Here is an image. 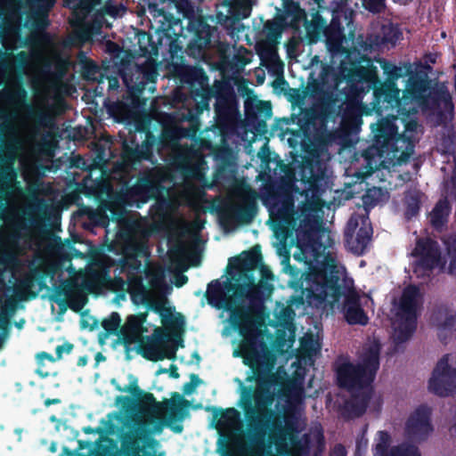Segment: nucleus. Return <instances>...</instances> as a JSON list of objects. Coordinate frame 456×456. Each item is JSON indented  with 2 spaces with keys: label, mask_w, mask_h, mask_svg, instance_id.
I'll return each mask as SVG.
<instances>
[{
  "label": "nucleus",
  "mask_w": 456,
  "mask_h": 456,
  "mask_svg": "<svg viewBox=\"0 0 456 456\" xmlns=\"http://www.w3.org/2000/svg\"><path fill=\"white\" fill-rule=\"evenodd\" d=\"M390 443V435L386 431H379L374 441V456H420L414 445L403 444L388 450Z\"/></svg>",
  "instance_id": "f3484780"
},
{
  "label": "nucleus",
  "mask_w": 456,
  "mask_h": 456,
  "mask_svg": "<svg viewBox=\"0 0 456 456\" xmlns=\"http://www.w3.org/2000/svg\"><path fill=\"white\" fill-rule=\"evenodd\" d=\"M379 344L373 339L363 347L361 354V362L358 365L351 363L343 364L338 370V379L341 387L350 391L362 389L361 398L356 397L354 403H360L354 410V414H362L370 399V390L368 386L373 380L374 375L379 368Z\"/></svg>",
  "instance_id": "39448f33"
},
{
  "label": "nucleus",
  "mask_w": 456,
  "mask_h": 456,
  "mask_svg": "<svg viewBox=\"0 0 456 456\" xmlns=\"http://www.w3.org/2000/svg\"><path fill=\"white\" fill-rule=\"evenodd\" d=\"M45 404H46V405H49V404H50V401H49V400H47V401L45 402Z\"/></svg>",
  "instance_id": "680f3d73"
},
{
  "label": "nucleus",
  "mask_w": 456,
  "mask_h": 456,
  "mask_svg": "<svg viewBox=\"0 0 456 456\" xmlns=\"http://www.w3.org/2000/svg\"><path fill=\"white\" fill-rule=\"evenodd\" d=\"M304 371L297 372V377L286 387L279 372L270 375L259 374L256 388L253 394L256 411L262 414L273 401L277 392L284 391L289 401L300 403L304 395Z\"/></svg>",
  "instance_id": "0eeeda50"
},
{
  "label": "nucleus",
  "mask_w": 456,
  "mask_h": 456,
  "mask_svg": "<svg viewBox=\"0 0 456 456\" xmlns=\"http://www.w3.org/2000/svg\"><path fill=\"white\" fill-rule=\"evenodd\" d=\"M63 347H64V346H58V347L56 348V352H57V354H59V357H61V349H62Z\"/></svg>",
  "instance_id": "6e6d98bb"
},
{
  "label": "nucleus",
  "mask_w": 456,
  "mask_h": 456,
  "mask_svg": "<svg viewBox=\"0 0 456 456\" xmlns=\"http://www.w3.org/2000/svg\"><path fill=\"white\" fill-rule=\"evenodd\" d=\"M41 90V94H47L46 92V89L45 88H42L40 89Z\"/></svg>",
  "instance_id": "13d9d810"
},
{
  "label": "nucleus",
  "mask_w": 456,
  "mask_h": 456,
  "mask_svg": "<svg viewBox=\"0 0 456 456\" xmlns=\"http://www.w3.org/2000/svg\"><path fill=\"white\" fill-rule=\"evenodd\" d=\"M276 216L296 229L297 250L293 256L310 266L302 281L303 293L308 303L316 307L325 309L329 305L333 309L338 297L334 275L336 266L331 258L324 256L325 248L316 241L319 231L314 215L304 208L295 216L293 203L288 199L281 208H277Z\"/></svg>",
  "instance_id": "f257e3e1"
},
{
  "label": "nucleus",
  "mask_w": 456,
  "mask_h": 456,
  "mask_svg": "<svg viewBox=\"0 0 456 456\" xmlns=\"http://www.w3.org/2000/svg\"><path fill=\"white\" fill-rule=\"evenodd\" d=\"M145 319V314L127 317L126 323L119 330L125 344L141 345L142 343V334L148 332V329L144 326Z\"/></svg>",
  "instance_id": "6ab92c4d"
},
{
  "label": "nucleus",
  "mask_w": 456,
  "mask_h": 456,
  "mask_svg": "<svg viewBox=\"0 0 456 456\" xmlns=\"http://www.w3.org/2000/svg\"><path fill=\"white\" fill-rule=\"evenodd\" d=\"M410 255L413 273L419 278L429 277L435 270H441L444 265L437 243L429 238L418 239Z\"/></svg>",
  "instance_id": "1a4fd4ad"
},
{
  "label": "nucleus",
  "mask_w": 456,
  "mask_h": 456,
  "mask_svg": "<svg viewBox=\"0 0 456 456\" xmlns=\"http://www.w3.org/2000/svg\"><path fill=\"white\" fill-rule=\"evenodd\" d=\"M65 348H66L67 352H69L71 350L72 346L68 345V346H65Z\"/></svg>",
  "instance_id": "4d7b16f0"
},
{
  "label": "nucleus",
  "mask_w": 456,
  "mask_h": 456,
  "mask_svg": "<svg viewBox=\"0 0 456 456\" xmlns=\"http://www.w3.org/2000/svg\"><path fill=\"white\" fill-rule=\"evenodd\" d=\"M180 251H181V254H183V251H184L183 247H181V248H180Z\"/></svg>",
  "instance_id": "052dcab7"
},
{
  "label": "nucleus",
  "mask_w": 456,
  "mask_h": 456,
  "mask_svg": "<svg viewBox=\"0 0 456 456\" xmlns=\"http://www.w3.org/2000/svg\"><path fill=\"white\" fill-rule=\"evenodd\" d=\"M127 401V398L126 397H124V396H118L116 398V404L117 405H119L121 403H124Z\"/></svg>",
  "instance_id": "3c124183"
},
{
  "label": "nucleus",
  "mask_w": 456,
  "mask_h": 456,
  "mask_svg": "<svg viewBox=\"0 0 456 456\" xmlns=\"http://www.w3.org/2000/svg\"><path fill=\"white\" fill-rule=\"evenodd\" d=\"M263 281L258 285L252 282L240 292H232L231 284H223L217 281H212L208 288V299L210 304L218 308L230 312V322L239 329L242 340L234 350V356H241L243 362L254 370H258L260 365L266 363L273 365V355L270 354L263 330L262 316L250 306L244 307L238 302L239 295L245 296L249 302L257 298L261 287L273 279L270 270H262Z\"/></svg>",
  "instance_id": "f03ea898"
},
{
  "label": "nucleus",
  "mask_w": 456,
  "mask_h": 456,
  "mask_svg": "<svg viewBox=\"0 0 456 456\" xmlns=\"http://www.w3.org/2000/svg\"><path fill=\"white\" fill-rule=\"evenodd\" d=\"M120 316L117 313H112L109 318L102 322V327L109 333H116L120 325Z\"/></svg>",
  "instance_id": "7c9ffc66"
},
{
  "label": "nucleus",
  "mask_w": 456,
  "mask_h": 456,
  "mask_svg": "<svg viewBox=\"0 0 456 456\" xmlns=\"http://www.w3.org/2000/svg\"><path fill=\"white\" fill-rule=\"evenodd\" d=\"M202 162L199 161L197 166L186 174L185 182L179 191V198L177 201L180 204L194 205L201 198V191L195 184V182L200 183L202 179Z\"/></svg>",
  "instance_id": "a211bd4d"
},
{
  "label": "nucleus",
  "mask_w": 456,
  "mask_h": 456,
  "mask_svg": "<svg viewBox=\"0 0 456 456\" xmlns=\"http://www.w3.org/2000/svg\"><path fill=\"white\" fill-rule=\"evenodd\" d=\"M321 349L319 339L313 335H305L301 341L297 362L301 365H312L314 357Z\"/></svg>",
  "instance_id": "aec40b11"
},
{
  "label": "nucleus",
  "mask_w": 456,
  "mask_h": 456,
  "mask_svg": "<svg viewBox=\"0 0 456 456\" xmlns=\"http://www.w3.org/2000/svg\"><path fill=\"white\" fill-rule=\"evenodd\" d=\"M170 257H171L172 261H175V256L173 252L171 253V256Z\"/></svg>",
  "instance_id": "bf43d9fd"
},
{
  "label": "nucleus",
  "mask_w": 456,
  "mask_h": 456,
  "mask_svg": "<svg viewBox=\"0 0 456 456\" xmlns=\"http://www.w3.org/2000/svg\"><path fill=\"white\" fill-rule=\"evenodd\" d=\"M194 387L195 386L191 383L185 384L183 387V392L185 394H191L193 392Z\"/></svg>",
  "instance_id": "09e8293b"
},
{
  "label": "nucleus",
  "mask_w": 456,
  "mask_h": 456,
  "mask_svg": "<svg viewBox=\"0 0 456 456\" xmlns=\"http://www.w3.org/2000/svg\"><path fill=\"white\" fill-rule=\"evenodd\" d=\"M133 193L138 196V200L145 202L148 199L158 194V188L154 183L143 181L133 188Z\"/></svg>",
  "instance_id": "cd10ccee"
},
{
  "label": "nucleus",
  "mask_w": 456,
  "mask_h": 456,
  "mask_svg": "<svg viewBox=\"0 0 456 456\" xmlns=\"http://www.w3.org/2000/svg\"><path fill=\"white\" fill-rule=\"evenodd\" d=\"M452 186L456 189V161H455V166H454V170H453V175L452 177Z\"/></svg>",
  "instance_id": "8fccbe9b"
},
{
  "label": "nucleus",
  "mask_w": 456,
  "mask_h": 456,
  "mask_svg": "<svg viewBox=\"0 0 456 456\" xmlns=\"http://www.w3.org/2000/svg\"><path fill=\"white\" fill-rule=\"evenodd\" d=\"M371 232L369 218L365 215H354L345 232L349 249L354 254H362L370 240Z\"/></svg>",
  "instance_id": "4468645a"
},
{
  "label": "nucleus",
  "mask_w": 456,
  "mask_h": 456,
  "mask_svg": "<svg viewBox=\"0 0 456 456\" xmlns=\"http://www.w3.org/2000/svg\"><path fill=\"white\" fill-rule=\"evenodd\" d=\"M384 69L387 73L390 75H397L398 69L395 66L384 65Z\"/></svg>",
  "instance_id": "49530a36"
},
{
  "label": "nucleus",
  "mask_w": 456,
  "mask_h": 456,
  "mask_svg": "<svg viewBox=\"0 0 456 456\" xmlns=\"http://www.w3.org/2000/svg\"><path fill=\"white\" fill-rule=\"evenodd\" d=\"M188 281V278L184 275H177L175 276V286L177 287H182L183 285H184Z\"/></svg>",
  "instance_id": "37998d69"
},
{
  "label": "nucleus",
  "mask_w": 456,
  "mask_h": 456,
  "mask_svg": "<svg viewBox=\"0 0 456 456\" xmlns=\"http://www.w3.org/2000/svg\"><path fill=\"white\" fill-rule=\"evenodd\" d=\"M146 233L140 235L137 237H131L124 248V254L126 256L129 258L137 257V256H146L147 247H146Z\"/></svg>",
  "instance_id": "5701e85b"
},
{
  "label": "nucleus",
  "mask_w": 456,
  "mask_h": 456,
  "mask_svg": "<svg viewBox=\"0 0 456 456\" xmlns=\"http://www.w3.org/2000/svg\"><path fill=\"white\" fill-rule=\"evenodd\" d=\"M9 103L16 109L23 107L27 92L18 82H13L6 89Z\"/></svg>",
  "instance_id": "a878e982"
},
{
  "label": "nucleus",
  "mask_w": 456,
  "mask_h": 456,
  "mask_svg": "<svg viewBox=\"0 0 456 456\" xmlns=\"http://www.w3.org/2000/svg\"><path fill=\"white\" fill-rule=\"evenodd\" d=\"M37 362H38V364L39 365H43L44 364V362L45 360H48L50 362H53V356L47 354L46 353H41V354H38L37 356Z\"/></svg>",
  "instance_id": "79ce46f5"
},
{
  "label": "nucleus",
  "mask_w": 456,
  "mask_h": 456,
  "mask_svg": "<svg viewBox=\"0 0 456 456\" xmlns=\"http://www.w3.org/2000/svg\"><path fill=\"white\" fill-rule=\"evenodd\" d=\"M449 432L452 436L456 437V411L449 423Z\"/></svg>",
  "instance_id": "a19ab883"
},
{
  "label": "nucleus",
  "mask_w": 456,
  "mask_h": 456,
  "mask_svg": "<svg viewBox=\"0 0 456 456\" xmlns=\"http://www.w3.org/2000/svg\"><path fill=\"white\" fill-rule=\"evenodd\" d=\"M363 80L369 82V83H371V84H375L376 81H377V74L374 70L372 69H367L363 74H362L360 76Z\"/></svg>",
  "instance_id": "4c0bfd02"
},
{
  "label": "nucleus",
  "mask_w": 456,
  "mask_h": 456,
  "mask_svg": "<svg viewBox=\"0 0 456 456\" xmlns=\"http://www.w3.org/2000/svg\"><path fill=\"white\" fill-rule=\"evenodd\" d=\"M446 257L449 261V272L456 277V235L449 236L444 240Z\"/></svg>",
  "instance_id": "c85d7f7f"
},
{
  "label": "nucleus",
  "mask_w": 456,
  "mask_h": 456,
  "mask_svg": "<svg viewBox=\"0 0 456 456\" xmlns=\"http://www.w3.org/2000/svg\"><path fill=\"white\" fill-rule=\"evenodd\" d=\"M431 415L432 409L429 406L420 405L417 407L410 414L405 423V436L415 442L426 440L434 431Z\"/></svg>",
  "instance_id": "2eb2a0df"
},
{
  "label": "nucleus",
  "mask_w": 456,
  "mask_h": 456,
  "mask_svg": "<svg viewBox=\"0 0 456 456\" xmlns=\"http://www.w3.org/2000/svg\"><path fill=\"white\" fill-rule=\"evenodd\" d=\"M37 372L39 375H41V376H45V377L48 375V373H47V372H44V371H43V370H41V369H38V370H37Z\"/></svg>",
  "instance_id": "5fc2aeb1"
},
{
  "label": "nucleus",
  "mask_w": 456,
  "mask_h": 456,
  "mask_svg": "<svg viewBox=\"0 0 456 456\" xmlns=\"http://www.w3.org/2000/svg\"><path fill=\"white\" fill-rule=\"evenodd\" d=\"M436 322L439 328L444 330H456V314L446 309H441L436 314Z\"/></svg>",
  "instance_id": "bb28decb"
},
{
  "label": "nucleus",
  "mask_w": 456,
  "mask_h": 456,
  "mask_svg": "<svg viewBox=\"0 0 456 456\" xmlns=\"http://www.w3.org/2000/svg\"><path fill=\"white\" fill-rule=\"evenodd\" d=\"M0 132L5 138V166L0 172V188L9 193L15 188L16 172L13 168L16 159L24 160L33 151L37 130L24 118H13L0 125Z\"/></svg>",
  "instance_id": "20e7f679"
},
{
  "label": "nucleus",
  "mask_w": 456,
  "mask_h": 456,
  "mask_svg": "<svg viewBox=\"0 0 456 456\" xmlns=\"http://www.w3.org/2000/svg\"><path fill=\"white\" fill-rule=\"evenodd\" d=\"M305 16V13L302 10L297 8V14H296V19L297 20H300L301 18H303Z\"/></svg>",
  "instance_id": "603ef678"
},
{
  "label": "nucleus",
  "mask_w": 456,
  "mask_h": 456,
  "mask_svg": "<svg viewBox=\"0 0 456 456\" xmlns=\"http://www.w3.org/2000/svg\"><path fill=\"white\" fill-rule=\"evenodd\" d=\"M19 33L15 28L4 38L3 45L8 51H13L18 47Z\"/></svg>",
  "instance_id": "2f4dec72"
},
{
  "label": "nucleus",
  "mask_w": 456,
  "mask_h": 456,
  "mask_svg": "<svg viewBox=\"0 0 456 456\" xmlns=\"http://www.w3.org/2000/svg\"><path fill=\"white\" fill-rule=\"evenodd\" d=\"M449 214L448 202L445 200H439L429 215L430 222L436 229H440L446 224Z\"/></svg>",
  "instance_id": "b1692460"
},
{
  "label": "nucleus",
  "mask_w": 456,
  "mask_h": 456,
  "mask_svg": "<svg viewBox=\"0 0 456 456\" xmlns=\"http://www.w3.org/2000/svg\"><path fill=\"white\" fill-rule=\"evenodd\" d=\"M369 9L372 12H379L383 4L384 0H365Z\"/></svg>",
  "instance_id": "58836bf2"
},
{
  "label": "nucleus",
  "mask_w": 456,
  "mask_h": 456,
  "mask_svg": "<svg viewBox=\"0 0 456 456\" xmlns=\"http://www.w3.org/2000/svg\"><path fill=\"white\" fill-rule=\"evenodd\" d=\"M372 305V300L366 295H358L349 293L346 298L344 305V315L349 324H367L369 318L365 314L363 307Z\"/></svg>",
  "instance_id": "dca6fc26"
},
{
  "label": "nucleus",
  "mask_w": 456,
  "mask_h": 456,
  "mask_svg": "<svg viewBox=\"0 0 456 456\" xmlns=\"http://www.w3.org/2000/svg\"><path fill=\"white\" fill-rule=\"evenodd\" d=\"M371 129L375 145L370 152V164L376 168H390L408 161L413 153L418 133L416 121L404 122L397 117H392L372 125Z\"/></svg>",
  "instance_id": "7ed1b4c3"
},
{
  "label": "nucleus",
  "mask_w": 456,
  "mask_h": 456,
  "mask_svg": "<svg viewBox=\"0 0 456 456\" xmlns=\"http://www.w3.org/2000/svg\"><path fill=\"white\" fill-rule=\"evenodd\" d=\"M437 94L438 95L436 100L432 98V101H434L436 104L434 107L435 110L442 113L445 116V118L451 116L453 110V104L452 102L451 94H449L447 88L444 86H442L439 88Z\"/></svg>",
  "instance_id": "393cba45"
},
{
  "label": "nucleus",
  "mask_w": 456,
  "mask_h": 456,
  "mask_svg": "<svg viewBox=\"0 0 456 456\" xmlns=\"http://www.w3.org/2000/svg\"><path fill=\"white\" fill-rule=\"evenodd\" d=\"M428 390L443 397L456 394V352L446 354L437 361L428 381Z\"/></svg>",
  "instance_id": "9d476101"
},
{
  "label": "nucleus",
  "mask_w": 456,
  "mask_h": 456,
  "mask_svg": "<svg viewBox=\"0 0 456 456\" xmlns=\"http://www.w3.org/2000/svg\"><path fill=\"white\" fill-rule=\"evenodd\" d=\"M90 12L88 5L83 6L79 11H75V18L73 20L74 26L77 28H84L86 26L85 19L86 14Z\"/></svg>",
  "instance_id": "473e14b6"
},
{
  "label": "nucleus",
  "mask_w": 456,
  "mask_h": 456,
  "mask_svg": "<svg viewBox=\"0 0 456 456\" xmlns=\"http://www.w3.org/2000/svg\"><path fill=\"white\" fill-rule=\"evenodd\" d=\"M261 56L267 57L273 64L278 61V56L273 46H269L265 53H261Z\"/></svg>",
  "instance_id": "e433bc0d"
},
{
  "label": "nucleus",
  "mask_w": 456,
  "mask_h": 456,
  "mask_svg": "<svg viewBox=\"0 0 456 456\" xmlns=\"http://www.w3.org/2000/svg\"><path fill=\"white\" fill-rule=\"evenodd\" d=\"M55 0H31V5L39 14H43L54 4Z\"/></svg>",
  "instance_id": "72a5a7b5"
},
{
  "label": "nucleus",
  "mask_w": 456,
  "mask_h": 456,
  "mask_svg": "<svg viewBox=\"0 0 456 456\" xmlns=\"http://www.w3.org/2000/svg\"><path fill=\"white\" fill-rule=\"evenodd\" d=\"M452 139L451 137H448L444 140L443 145L438 146V151H440L443 153L449 152L452 150Z\"/></svg>",
  "instance_id": "ea45409f"
},
{
  "label": "nucleus",
  "mask_w": 456,
  "mask_h": 456,
  "mask_svg": "<svg viewBox=\"0 0 456 456\" xmlns=\"http://www.w3.org/2000/svg\"><path fill=\"white\" fill-rule=\"evenodd\" d=\"M146 278L148 285H144L141 278L129 277L128 289L130 293L140 296L142 300L153 303L155 296L161 293L165 288L163 268L160 265H150L147 268Z\"/></svg>",
  "instance_id": "ddd939ff"
},
{
  "label": "nucleus",
  "mask_w": 456,
  "mask_h": 456,
  "mask_svg": "<svg viewBox=\"0 0 456 456\" xmlns=\"http://www.w3.org/2000/svg\"><path fill=\"white\" fill-rule=\"evenodd\" d=\"M19 56L23 60H27L29 58L28 54H27L26 53H19Z\"/></svg>",
  "instance_id": "864d4df0"
},
{
  "label": "nucleus",
  "mask_w": 456,
  "mask_h": 456,
  "mask_svg": "<svg viewBox=\"0 0 456 456\" xmlns=\"http://www.w3.org/2000/svg\"><path fill=\"white\" fill-rule=\"evenodd\" d=\"M331 456H346V451L342 446H336Z\"/></svg>",
  "instance_id": "a18cd8bd"
},
{
  "label": "nucleus",
  "mask_w": 456,
  "mask_h": 456,
  "mask_svg": "<svg viewBox=\"0 0 456 456\" xmlns=\"http://www.w3.org/2000/svg\"><path fill=\"white\" fill-rule=\"evenodd\" d=\"M135 383H136V380L134 379V385H131L129 387H126L124 388H121V387H118V389L119 391H122V392H128V393H132L134 391L135 389Z\"/></svg>",
  "instance_id": "de8ad7c7"
},
{
  "label": "nucleus",
  "mask_w": 456,
  "mask_h": 456,
  "mask_svg": "<svg viewBox=\"0 0 456 456\" xmlns=\"http://www.w3.org/2000/svg\"><path fill=\"white\" fill-rule=\"evenodd\" d=\"M176 398L181 400L180 395H177L171 401L154 402L153 404L143 407L140 412L141 422L145 426H151L154 432H160L164 426L170 425L177 416Z\"/></svg>",
  "instance_id": "f8f14e48"
},
{
  "label": "nucleus",
  "mask_w": 456,
  "mask_h": 456,
  "mask_svg": "<svg viewBox=\"0 0 456 456\" xmlns=\"http://www.w3.org/2000/svg\"><path fill=\"white\" fill-rule=\"evenodd\" d=\"M379 102H387L391 107H397L400 102V90L395 87L394 82L385 83L377 92Z\"/></svg>",
  "instance_id": "4be33fe9"
},
{
  "label": "nucleus",
  "mask_w": 456,
  "mask_h": 456,
  "mask_svg": "<svg viewBox=\"0 0 456 456\" xmlns=\"http://www.w3.org/2000/svg\"><path fill=\"white\" fill-rule=\"evenodd\" d=\"M382 196H384V193L381 189L379 188H372L368 191L366 198L367 199H375L376 201L381 200Z\"/></svg>",
  "instance_id": "c9c22d12"
},
{
  "label": "nucleus",
  "mask_w": 456,
  "mask_h": 456,
  "mask_svg": "<svg viewBox=\"0 0 456 456\" xmlns=\"http://www.w3.org/2000/svg\"><path fill=\"white\" fill-rule=\"evenodd\" d=\"M421 295L415 286L405 288L400 297L393 300L390 320L393 338L397 343L406 341L415 329L416 311L420 305Z\"/></svg>",
  "instance_id": "6e6552de"
},
{
  "label": "nucleus",
  "mask_w": 456,
  "mask_h": 456,
  "mask_svg": "<svg viewBox=\"0 0 456 456\" xmlns=\"http://www.w3.org/2000/svg\"><path fill=\"white\" fill-rule=\"evenodd\" d=\"M240 414L234 409L226 410L217 422V429L224 436L231 437L234 431L240 428Z\"/></svg>",
  "instance_id": "412c9836"
},
{
  "label": "nucleus",
  "mask_w": 456,
  "mask_h": 456,
  "mask_svg": "<svg viewBox=\"0 0 456 456\" xmlns=\"http://www.w3.org/2000/svg\"><path fill=\"white\" fill-rule=\"evenodd\" d=\"M266 289L268 290V292H270V291H271V288H269V287H268V288H266Z\"/></svg>",
  "instance_id": "0e129e2a"
},
{
  "label": "nucleus",
  "mask_w": 456,
  "mask_h": 456,
  "mask_svg": "<svg viewBox=\"0 0 456 456\" xmlns=\"http://www.w3.org/2000/svg\"><path fill=\"white\" fill-rule=\"evenodd\" d=\"M8 224L12 227V232L3 241V252L7 266L12 268L17 264L18 257L30 248L34 235L30 231L22 233L23 217L19 213L12 215L8 220Z\"/></svg>",
  "instance_id": "9b49d317"
},
{
  "label": "nucleus",
  "mask_w": 456,
  "mask_h": 456,
  "mask_svg": "<svg viewBox=\"0 0 456 456\" xmlns=\"http://www.w3.org/2000/svg\"><path fill=\"white\" fill-rule=\"evenodd\" d=\"M161 318L162 327L154 330V343L143 346L144 355L151 361L171 358L178 346L183 331V317L170 307H156Z\"/></svg>",
  "instance_id": "423d86ee"
},
{
  "label": "nucleus",
  "mask_w": 456,
  "mask_h": 456,
  "mask_svg": "<svg viewBox=\"0 0 456 456\" xmlns=\"http://www.w3.org/2000/svg\"><path fill=\"white\" fill-rule=\"evenodd\" d=\"M407 216H413L419 209V200L417 197H411L408 201Z\"/></svg>",
  "instance_id": "f704fd0d"
},
{
  "label": "nucleus",
  "mask_w": 456,
  "mask_h": 456,
  "mask_svg": "<svg viewBox=\"0 0 456 456\" xmlns=\"http://www.w3.org/2000/svg\"><path fill=\"white\" fill-rule=\"evenodd\" d=\"M284 315L286 316L284 320V333L286 336H288V342L289 343V346L294 342L295 340V327L292 323V320L294 317V313L290 308H286L284 310Z\"/></svg>",
  "instance_id": "c756f323"
},
{
  "label": "nucleus",
  "mask_w": 456,
  "mask_h": 456,
  "mask_svg": "<svg viewBox=\"0 0 456 456\" xmlns=\"http://www.w3.org/2000/svg\"><path fill=\"white\" fill-rule=\"evenodd\" d=\"M148 398L151 399V400H153V397H152L151 395Z\"/></svg>",
  "instance_id": "e2e57ef3"
},
{
  "label": "nucleus",
  "mask_w": 456,
  "mask_h": 456,
  "mask_svg": "<svg viewBox=\"0 0 456 456\" xmlns=\"http://www.w3.org/2000/svg\"><path fill=\"white\" fill-rule=\"evenodd\" d=\"M368 445V440L362 436L358 442H357V449L358 451H365Z\"/></svg>",
  "instance_id": "c03bdc74"
}]
</instances>
